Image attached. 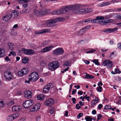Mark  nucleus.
Returning <instances> with one entry per match:
<instances>
[{
  "instance_id": "obj_24",
  "label": "nucleus",
  "mask_w": 121,
  "mask_h": 121,
  "mask_svg": "<svg viewBox=\"0 0 121 121\" xmlns=\"http://www.w3.org/2000/svg\"><path fill=\"white\" fill-rule=\"evenodd\" d=\"M21 107L19 106H14L12 108V110L13 111L18 112L20 111Z\"/></svg>"
},
{
  "instance_id": "obj_60",
  "label": "nucleus",
  "mask_w": 121,
  "mask_h": 121,
  "mask_svg": "<svg viewBox=\"0 0 121 121\" xmlns=\"http://www.w3.org/2000/svg\"><path fill=\"white\" fill-rule=\"evenodd\" d=\"M72 100L73 101V103L74 104H75L76 103V99L74 98H72Z\"/></svg>"
},
{
  "instance_id": "obj_22",
  "label": "nucleus",
  "mask_w": 121,
  "mask_h": 121,
  "mask_svg": "<svg viewBox=\"0 0 121 121\" xmlns=\"http://www.w3.org/2000/svg\"><path fill=\"white\" fill-rule=\"evenodd\" d=\"M12 17V16L10 14H8L4 16L2 18V19L5 22L8 21L11 19Z\"/></svg>"
},
{
  "instance_id": "obj_26",
  "label": "nucleus",
  "mask_w": 121,
  "mask_h": 121,
  "mask_svg": "<svg viewBox=\"0 0 121 121\" xmlns=\"http://www.w3.org/2000/svg\"><path fill=\"white\" fill-rule=\"evenodd\" d=\"M102 20L101 21L99 22V24L102 25H105L107 23L111 22L112 21L111 19L107 20L105 21H103Z\"/></svg>"
},
{
  "instance_id": "obj_7",
  "label": "nucleus",
  "mask_w": 121,
  "mask_h": 121,
  "mask_svg": "<svg viewBox=\"0 0 121 121\" xmlns=\"http://www.w3.org/2000/svg\"><path fill=\"white\" fill-rule=\"evenodd\" d=\"M64 51L61 48H57L54 50L52 52L53 55L55 56H58L63 54Z\"/></svg>"
},
{
  "instance_id": "obj_11",
  "label": "nucleus",
  "mask_w": 121,
  "mask_h": 121,
  "mask_svg": "<svg viewBox=\"0 0 121 121\" xmlns=\"http://www.w3.org/2000/svg\"><path fill=\"white\" fill-rule=\"evenodd\" d=\"M22 51L24 52V53L27 55H32L35 52L34 50L30 49H26L23 48Z\"/></svg>"
},
{
  "instance_id": "obj_44",
  "label": "nucleus",
  "mask_w": 121,
  "mask_h": 121,
  "mask_svg": "<svg viewBox=\"0 0 121 121\" xmlns=\"http://www.w3.org/2000/svg\"><path fill=\"white\" fill-rule=\"evenodd\" d=\"M111 106L109 105H107L105 106L104 108V109H111Z\"/></svg>"
},
{
  "instance_id": "obj_3",
  "label": "nucleus",
  "mask_w": 121,
  "mask_h": 121,
  "mask_svg": "<svg viewBox=\"0 0 121 121\" xmlns=\"http://www.w3.org/2000/svg\"><path fill=\"white\" fill-rule=\"evenodd\" d=\"M34 13L36 16H42L47 14L49 12V10L44 8L37 10L35 9L34 10Z\"/></svg>"
},
{
  "instance_id": "obj_39",
  "label": "nucleus",
  "mask_w": 121,
  "mask_h": 121,
  "mask_svg": "<svg viewBox=\"0 0 121 121\" xmlns=\"http://www.w3.org/2000/svg\"><path fill=\"white\" fill-rule=\"evenodd\" d=\"M14 103L13 101L11 100L7 104V105L8 106H11L13 105Z\"/></svg>"
},
{
  "instance_id": "obj_54",
  "label": "nucleus",
  "mask_w": 121,
  "mask_h": 121,
  "mask_svg": "<svg viewBox=\"0 0 121 121\" xmlns=\"http://www.w3.org/2000/svg\"><path fill=\"white\" fill-rule=\"evenodd\" d=\"M103 3L104 4V6L107 5H108L111 4L109 2H106Z\"/></svg>"
},
{
  "instance_id": "obj_16",
  "label": "nucleus",
  "mask_w": 121,
  "mask_h": 121,
  "mask_svg": "<svg viewBox=\"0 0 121 121\" xmlns=\"http://www.w3.org/2000/svg\"><path fill=\"white\" fill-rule=\"evenodd\" d=\"M24 96L26 99H29L31 97L32 92L30 91L27 90L24 91Z\"/></svg>"
},
{
  "instance_id": "obj_46",
  "label": "nucleus",
  "mask_w": 121,
  "mask_h": 121,
  "mask_svg": "<svg viewBox=\"0 0 121 121\" xmlns=\"http://www.w3.org/2000/svg\"><path fill=\"white\" fill-rule=\"evenodd\" d=\"M95 51L96 49H93L87 52H86V53L87 54L89 53H92Z\"/></svg>"
},
{
  "instance_id": "obj_61",
  "label": "nucleus",
  "mask_w": 121,
  "mask_h": 121,
  "mask_svg": "<svg viewBox=\"0 0 121 121\" xmlns=\"http://www.w3.org/2000/svg\"><path fill=\"white\" fill-rule=\"evenodd\" d=\"M98 109H101L103 106V105L102 104H99L98 105Z\"/></svg>"
},
{
  "instance_id": "obj_37",
  "label": "nucleus",
  "mask_w": 121,
  "mask_h": 121,
  "mask_svg": "<svg viewBox=\"0 0 121 121\" xmlns=\"http://www.w3.org/2000/svg\"><path fill=\"white\" fill-rule=\"evenodd\" d=\"M28 61V59L27 58H25L22 59V62L24 64H26Z\"/></svg>"
},
{
  "instance_id": "obj_56",
  "label": "nucleus",
  "mask_w": 121,
  "mask_h": 121,
  "mask_svg": "<svg viewBox=\"0 0 121 121\" xmlns=\"http://www.w3.org/2000/svg\"><path fill=\"white\" fill-rule=\"evenodd\" d=\"M7 120L8 121H13L12 119L10 116H9L7 118Z\"/></svg>"
},
{
  "instance_id": "obj_5",
  "label": "nucleus",
  "mask_w": 121,
  "mask_h": 121,
  "mask_svg": "<svg viewBox=\"0 0 121 121\" xmlns=\"http://www.w3.org/2000/svg\"><path fill=\"white\" fill-rule=\"evenodd\" d=\"M60 65L57 61H53L50 63L48 65L49 70L53 71L60 66Z\"/></svg>"
},
{
  "instance_id": "obj_42",
  "label": "nucleus",
  "mask_w": 121,
  "mask_h": 121,
  "mask_svg": "<svg viewBox=\"0 0 121 121\" xmlns=\"http://www.w3.org/2000/svg\"><path fill=\"white\" fill-rule=\"evenodd\" d=\"M102 117L103 116L102 115L100 114H99L97 116V120L98 121L99 120L102 119Z\"/></svg>"
},
{
  "instance_id": "obj_30",
  "label": "nucleus",
  "mask_w": 121,
  "mask_h": 121,
  "mask_svg": "<svg viewBox=\"0 0 121 121\" xmlns=\"http://www.w3.org/2000/svg\"><path fill=\"white\" fill-rule=\"evenodd\" d=\"M71 64V61L69 60H66L64 62L63 65L64 66H68Z\"/></svg>"
},
{
  "instance_id": "obj_47",
  "label": "nucleus",
  "mask_w": 121,
  "mask_h": 121,
  "mask_svg": "<svg viewBox=\"0 0 121 121\" xmlns=\"http://www.w3.org/2000/svg\"><path fill=\"white\" fill-rule=\"evenodd\" d=\"M41 119L40 115L37 116L36 117V121H40Z\"/></svg>"
},
{
  "instance_id": "obj_20",
  "label": "nucleus",
  "mask_w": 121,
  "mask_h": 121,
  "mask_svg": "<svg viewBox=\"0 0 121 121\" xmlns=\"http://www.w3.org/2000/svg\"><path fill=\"white\" fill-rule=\"evenodd\" d=\"M51 84H48L46 85L44 88L43 91L45 93H46L48 92V91L51 88Z\"/></svg>"
},
{
  "instance_id": "obj_23",
  "label": "nucleus",
  "mask_w": 121,
  "mask_h": 121,
  "mask_svg": "<svg viewBox=\"0 0 121 121\" xmlns=\"http://www.w3.org/2000/svg\"><path fill=\"white\" fill-rule=\"evenodd\" d=\"M10 14L12 16V18L15 19L17 18L19 15V13L17 11L14 10L13 11L12 13Z\"/></svg>"
},
{
  "instance_id": "obj_50",
  "label": "nucleus",
  "mask_w": 121,
  "mask_h": 121,
  "mask_svg": "<svg viewBox=\"0 0 121 121\" xmlns=\"http://www.w3.org/2000/svg\"><path fill=\"white\" fill-rule=\"evenodd\" d=\"M97 89L98 91L100 92L102 91V88L100 86H99V87L97 88Z\"/></svg>"
},
{
  "instance_id": "obj_36",
  "label": "nucleus",
  "mask_w": 121,
  "mask_h": 121,
  "mask_svg": "<svg viewBox=\"0 0 121 121\" xmlns=\"http://www.w3.org/2000/svg\"><path fill=\"white\" fill-rule=\"evenodd\" d=\"M103 32L108 33H111V28H110L106 29L103 31Z\"/></svg>"
},
{
  "instance_id": "obj_57",
  "label": "nucleus",
  "mask_w": 121,
  "mask_h": 121,
  "mask_svg": "<svg viewBox=\"0 0 121 121\" xmlns=\"http://www.w3.org/2000/svg\"><path fill=\"white\" fill-rule=\"evenodd\" d=\"M4 102L0 100V107H2L3 105Z\"/></svg>"
},
{
  "instance_id": "obj_59",
  "label": "nucleus",
  "mask_w": 121,
  "mask_h": 121,
  "mask_svg": "<svg viewBox=\"0 0 121 121\" xmlns=\"http://www.w3.org/2000/svg\"><path fill=\"white\" fill-rule=\"evenodd\" d=\"M76 108L77 109H78L81 108V107L79 105V104H77L76 105Z\"/></svg>"
},
{
  "instance_id": "obj_38",
  "label": "nucleus",
  "mask_w": 121,
  "mask_h": 121,
  "mask_svg": "<svg viewBox=\"0 0 121 121\" xmlns=\"http://www.w3.org/2000/svg\"><path fill=\"white\" fill-rule=\"evenodd\" d=\"M85 119L86 120V121H92V118L89 116H87L86 117Z\"/></svg>"
},
{
  "instance_id": "obj_58",
  "label": "nucleus",
  "mask_w": 121,
  "mask_h": 121,
  "mask_svg": "<svg viewBox=\"0 0 121 121\" xmlns=\"http://www.w3.org/2000/svg\"><path fill=\"white\" fill-rule=\"evenodd\" d=\"M110 2L114 4L115 3H118L119 2V1L116 0H112Z\"/></svg>"
},
{
  "instance_id": "obj_53",
  "label": "nucleus",
  "mask_w": 121,
  "mask_h": 121,
  "mask_svg": "<svg viewBox=\"0 0 121 121\" xmlns=\"http://www.w3.org/2000/svg\"><path fill=\"white\" fill-rule=\"evenodd\" d=\"M97 6L98 7H102L104 6L103 2L102 3H101L98 4L97 5Z\"/></svg>"
},
{
  "instance_id": "obj_28",
  "label": "nucleus",
  "mask_w": 121,
  "mask_h": 121,
  "mask_svg": "<svg viewBox=\"0 0 121 121\" xmlns=\"http://www.w3.org/2000/svg\"><path fill=\"white\" fill-rule=\"evenodd\" d=\"M95 99H94L92 101L91 106L92 107L93 106V105H95L98 102L99 98H96V97H95Z\"/></svg>"
},
{
  "instance_id": "obj_13",
  "label": "nucleus",
  "mask_w": 121,
  "mask_h": 121,
  "mask_svg": "<svg viewBox=\"0 0 121 121\" xmlns=\"http://www.w3.org/2000/svg\"><path fill=\"white\" fill-rule=\"evenodd\" d=\"M90 26H87L80 30L79 31L77 32L78 33V35L79 36L82 35L86 31L89 29Z\"/></svg>"
},
{
  "instance_id": "obj_9",
  "label": "nucleus",
  "mask_w": 121,
  "mask_h": 121,
  "mask_svg": "<svg viewBox=\"0 0 121 121\" xmlns=\"http://www.w3.org/2000/svg\"><path fill=\"white\" fill-rule=\"evenodd\" d=\"M103 65L104 66H106L108 69H110L113 65V64L111 61L106 59L103 62Z\"/></svg>"
},
{
  "instance_id": "obj_48",
  "label": "nucleus",
  "mask_w": 121,
  "mask_h": 121,
  "mask_svg": "<svg viewBox=\"0 0 121 121\" xmlns=\"http://www.w3.org/2000/svg\"><path fill=\"white\" fill-rule=\"evenodd\" d=\"M85 43V41L84 40H82L78 42V44H82Z\"/></svg>"
},
{
  "instance_id": "obj_2",
  "label": "nucleus",
  "mask_w": 121,
  "mask_h": 121,
  "mask_svg": "<svg viewBox=\"0 0 121 121\" xmlns=\"http://www.w3.org/2000/svg\"><path fill=\"white\" fill-rule=\"evenodd\" d=\"M93 11L92 9L86 8L85 5L78 4L77 14H85L91 12Z\"/></svg>"
},
{
  "instance_id": "obj_41",
  "label": "nucleus",
  "mask_w": 121,
  "mask_h": 121,
  "mask_svg": "<svg viewBox=\"0 0 121 121\" xmlns=\"http://www.w3.org/2000/svg\"><path fill=\"white\" fill-rule=\"evenodd\" d=\"M83 21V22H84L85 23H89L91 22V19L90 18L87 19L85 20H84Z\"/></svg>"
},
{
  "instance_id": "obj_8",
  "label": "nucleus",
  "mask_w": 121,
  "mask_h": 121,
  "mask_svg": "<svg viewBox=\"0 0 121 121\" xmlns=\"http://www.w3.org/2000/svg\"><path fill=\"white\" fill-rule=\"evenodd\" d=\"M13 76V73L9 70H6L4 73V77L6 79L9 81L12 78Z\"/></svg>"
},
{
  "instance_id": "obj_14",
  "label": "nucleus",
  "mask_w": 121,
  "mask_h": 121,
  "mask_svg": "<svg viewBox=\"0 0 121 121\" xmlns=\"http://www.w3.org/2000/svg\"><path fill=\"white\" fill-rule=\"evenodd\" d=\"M54 103V100L52 99H48L44 103V104L46 106H50L52 105Z\"/></svg>"
},
{
  "instance_id": "obj_62",
  "label": "nucleus",
  "mask_w": 121,
  "mask_h": 121,
  "mask_svg": "<svg viewBox=\"0 0 121 121\" xmlns=\"http://www.w3.org/2000/svg\"><path fill=\"white\" fill-rule=\"evenodd\" d=\"M10 53H11L13 56H15L16 55L15 52L14 51L10 52Z\"/></svg>"
},
{
  "instance_id": "obj_32",
  "label": "nucleus",
  "mask_w": 121,
  "mask_h": 121,
  "mask_svg": "<svg viewBox=\"0 0 121 121\" xmlns=\"http://www.w3.org/2000/svg\"><path fill=\"white\" fill-rule=\"evenodd\" d=\"M13 118L14 119H16L19 117L20 114L18 113H15L12 114Z\"/></svg>"
},
{
  "instance_id": "obj_1",
  "label": "nucleus",
  "mask_w": 121,
  "mask_h": 121,
  "mask_svg": "<svg viewBox=\"0 0 121 121\" xmlns=\"http://www.w3.org/2000/svg\"><path fill=\"white\" fill-rule=\"evenodd\" d=\"M64 18L62 17H57L55 19H49L46 21L45 23L46 26L48 27H53L54 23L63 21Z\"/></svg>"
},
{
  "instance_id": "obj_6",
  "label": "nucleus",
  "mask_w": 121,
  "mask_h": 121,
  "mask_svg": "<svg viewBox=\"0 0 121 121\" xmlns=\"http://www.w3.org/2000/svg\"><path fill=\"white\" fill-rule=\"evenodd\" d=\"M28 78L31 82H34L38 80L39 78V76L37 73L33 72L29 74L28 76Z\"/></svg>"
},
{
  "instance_id": "obj_49",
  "label": "nucleus",
  "mask_w": 121,
  "mask_h": 121,
  "mask_svg": "<svg viewBox=\"0 0 121 121\" xmlns=\"http://www.w3.org/2000/svg\"><path fill=\"white\" fill-rule=\"evenodd\" d=\"M83 114L82 113H80L78 114V115L77 116V118L78 119H79L81 117L83 116Z\"/></svg>"
},
{
  "instance_id": "obj_4",
  "label": "nucleus",
  "mask_w": 121,
  "mask_h": 121,
  "mask_svg": "<svg viewBox=\"0 0 121 121\" xmlns=\"http://www.w3.org/2000/svg\"><path fill=\"white\" fill-rule=\"evenodd\" d=\"M78 4H75L66 7L65 8H63L62 9L65 10L64 11H63L64 13H67V12L68 11V10H70L73 9V12L74 13L77 14Z\"/></svg>"
},
{
  "instance_id": "obj_34",
  "label": "nucleus",
  "mask_w": 121,
  "mask_h": 121,
  "mask_svg": "<svg viewBox=\"0 0 121 121\" xmlns=\"http://www.w3.org/2000/svg\"><path fill=\"white\" fill-rule=\"evenodd\" d=\"M49 43V41H45L41 43L42 45L43 46H45L48 44Z\"/></svg>"
},
{
  "instance_id": "obj_17",
  "label": "nucleus",
  "mask_w": 121,
  "mask_h": 121,
  "mask_svg": "<svg viewBox=\"0 0 121 121\" xmlns=\"http://www.w3.org/2000/svg\"><path fill=\"white\" fill-rule=\"evenodd\" d=\"M54 47L53 46H50L46 47L42 49L41 51L42 53H45L51 50Z\"/></svg>"
},
{
  "instance_id": "obj_29",
  "label": "nucleus",
  "mask_w": 121,
  "mask_h": 121,
  "mask_svg": "<svg viewBox=\"0 0 121 121\" xmlns=\"http://www.w3.org/2000/svg\"><path fill=\"white\" fill-rule=\"evenodd\" d=\"M45 96L43 94H41L38 95L37 97L38 100H44L45 98Z\"/></svg>"
},
{
  "instance_id": "obj_43",
  "label": "nucleus",
  "mask_w": 121,
  "mask_h": 121,
  "mask_svg": "<svg viewBox=\"0 0 121 121\" xmlns=\"http://www.w3.org/2000/svg\"><path fill=\"white\" fill-rule=\"evenodd\" d=\"M28 9H22V11H20L19 13L20 14H22L23 13H25L27 11Z\"/></svg>"
},
{
  "instance_id": "obj_45",
  "label": "nucleus",
  "mask_w": 121,
  "mask_h": 121,
  "mask_svg": "<svg viewBox=\"0 0 121 121\" xmlns=\"http://www.w3.org/2000/svg\"><path fill=\"white\" fill-rule=\"evenodd\" d=\"M17 33L16 32H15L13 31H11V35L13 36H14L17 35Z\"/></svg>"
},
{
  "instance_id": "obj_25",
  "label": "nucleus",
  "mask_w": 121,
  "mask_h": 121,
  "mask_svg": "<svg viewBox=\"0 0 121 121\" xmlns=\"http://www.w3.org/2000/svg\"><path fill=\"white\" fill-rule=\"evenodd\" d=\"M5 55V49L3 48H0V57L4 56Z\"/></svg>"
},
{
  "instance_id": "obj_19",
  "label": "nucleus",
  "mask_w": 121,
  "mask_h": 121,
  "mask_svg": "<svg viewBox=\"0 0 121 121\" xmlns=\"http://www.w3.org/2000/svg\"><path fill=\"white\" fill-rule=\"evenodd\" d=\"M62 8L57 10H56L53 11L52 12V13L54 15H58L60 14L64 13L63 11H65Z\"/></svg>"
},
{
  "instance_id": "obj_40",
  "label": "nucleus",
  "mask_w": 121,
  "mask_h": 121,
  "mask_svg": "<svg viewBox=\"0 0 121 121\" xmlns=\"http://www.w3.org/2000/svg\"><path fill=\"white\" fill-rule=\"evenodd\" d=\"M93 62L96 65H99V64L98 62V60L97 59L94 60L93 61Z\"/></svg>"
},
{
  "instance_id": "obj_31",
  "label": "nucleus",
  "mask_w": 121,
  "mask_h": 121,
  "mask_svg": "<svg viewBox=\"0 0 121 121\" xmlns=\"http://www.w3.org/2000/svg\"><path fill=\"white\" fill-rule=\"evenodd\" d=\"M94 78V76L91 75L89 74H87L86 75V76L85 77H83V78H84L87 79H93Z\"/></svg>"
},
{
  "instance_id": "obj_33",
  "label": "nucleus",
  "mask_w": 121,
  "mask_h": 121,
  "mask_svg": "<svg viewBox=\"0 0 121 121\" xmlns=\"http://www.w3.org/2000/svg\"><path fill=\"white\" fill-rule=\"evenodd\" d=\"M54 111V108L52 107H51L50 108L48 112L49 113H50L51 114H52L53 113Z\"/></svg>"
},
{
  "instance_id": "obj_18",
  "label": "nucleus",
  "mask_w": 121,
  "mask_h": 121,
  "mask_svg": "<svg viewBox=\"0 0 121 121\" xmlns=\"http://www.w3.org/2000/svg\"><path fill=\"white\" fill-rule=\"evenodd\" d=\"M40 104L39 103H37L34 106L33 108L30 109V111L32 112L38 111L40 108Z\"/></svg>"
},
{
  "instance_id": "obj_21",
  "label": "nucleus",
  "mask_w": 121,
  "mask_h": 121,
  "mask_svg": "<svg viewBox=\"0 0 121 121\" xmlns=\"http://www.w3.org/2000/svg\"><path fill=\"white\" fill-rule=\"evenodd\" d=\"M50 29L49 28L44 29L38 31L36 32L35 33V34H41L49 32L50 31Z\"/></svg>"
},
{
  "instance_id": "obj_10",
  "label": "nucleus",
  "mask_w": 121,
  "mask_h": 121,
  "mask_svg": "<svg viewBox=\"0 0 121 121\" xmlns=\"http://www.w3.org/2000/svg\"><path fill=\"white\" fill-rule=\"evenodd\" d=\"M28 72V69L26 68H23L19 71L18 74L19 76L22 77L26 75Z\"/></svg>"
},
{
  "instance_id": "obj_51",
  "label": "nucleus",
  "mask_w": 121,
  "mask_h": 121,
  "mask_svg": "<svg viewBox=\"0 0 121 121\" xmlns=\"http://www.w3.org/2000/svg\"><path fill=\"white\" fill-rule=\"evenodd\" d=\"M117 29L118 28H111V33L117 30Z\"/></svg>"
},
{
  "instance_id": "obj_12",
  "label": "nucleus",
  "mask_w": 121,
  "mask_h": 121,
  "mask_svg": "<svg viewBox=\"0 0 121 121\" xmlns=\"http://www.w3.org/2000/svg\"><path fill=\"white\" fill-rule=\"evenodd\" d=\"M33 103V101L32 100L26 101L23 103V105L24 108H27L32 105Z\"/></svg>"
},
{
  "instance_id": "obj_63",
  "label": "nucleus",
  "mask_w": 121,
  "mask_h": 121,
  "mask_svg": "<svg viewBox=\"0 0 121 121\" xmlns=\"http://www.w3.org/2000/svg\"><path fill=\"white\" fill-rule=\"evenodd\" d=\"M121 78L119 76H117L116 78V80L117 81H119L121 80Z\"/></svg>"
},
{
  "instance_id": "obj_15",
  "label": "nucleus",
  "mask_w": 121,
  "mask_h": 121,
  "mask_svg": "<svg viewBox=\"0 0 121 121\" xmlns=\"http://www.w3.org/2000/svg\"><path fill=\"white\" fill-rule=\"evenodd\" d=\"M104 18L103 17L101 16H98L95 19H91V22L92 23H97V21L99 22H99L101 21L102 20L104 19Z\"/></svg>"
},
{
  "instance_id": "obj_55",
  "label": "nucleus",
  "mask_w": 121,
  "mask_h": 121,
  "mask_svg": "<svg viewBox=\"0 0 121 121\" xmlns=\"http://www.w3.org/2000/svg\"><path fill=\"white\" fill-rule=\"evenodd\" d=\"M28 6V4H23L22 7L24 8H26Z\"/></svg>"
},
{
  "instance_id": "obj_52",
  "label": "nucleus",
  "mask_w": 121,
  "mask_h": 121,
  "mask_svg": "<svg viewBox=\"0 0 121 121\" xmlns=\"http://www.w3.org/2000/svg\"><path fill=\"white\" fill-rule=\"evenodd\" d=\"M117 46L118 49H121V43H118L117 45Z\"/></svg>"
},
{
  "instance_id": "obj_35",
  "label": "nucleus",
  "mask_w": 121,
  "mask_h": 121,
  "mask_svg": "<svg viewBox=\"0 0 121 121\" xmlns=\"http://www.w3.org/2000/svg\"><path fill=\"white\" fill-rule=\"evenodd\" d=\"M40 65L42 67L45 66L47 65L46 62L45 61H42L40 63Z\"/></svg>"
},
{
  "instance_id": "obj_64",
  "label": "nucleus",
  "mask_w": 121,
  "mask_h": 121,
  "mask_svg": "<svg viewBox=\"0 0 121 121\" xmlns=\"http://www.w3.org/2000/svg\"><path fill=\"white\" fill-rule=\"evenodd\" d=\"M84 62L87 65H88L90 63V61L88 60H84Z\"/></svg>"
},
{
  "instance_id": "obj_27",
  "label": "nucleus",
  "mask_w": 121,
  "mask_h": 121,
  "mask_svg": "<svg viewBox=\"0 0 121 121\" xmlns=\"http://www.w3.org/2000/svg\"><path fill=\"white\" fill-rule=\"evenodd\" d=\"M8 46L9 50H13L14 48V46L12 43H9L8 44Z\"/></svg>"
}]
</instances>
